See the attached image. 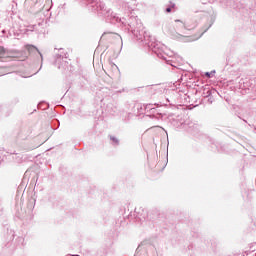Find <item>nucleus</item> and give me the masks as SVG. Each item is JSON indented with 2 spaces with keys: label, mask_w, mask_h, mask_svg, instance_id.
<instances>
[{
  "label": "nucleus",
  "mask_w": 256,
  "mask_h": 256,
  "mask_svg": "<svg viewBox=\"0 0 256 256\" xmlns=\"http://www.w3.org/2000/svg\"><path fill=\"white\" fill-rule=\"evenodd\" d=\"M25 49H26V51H29V52L37 51V47L33 46V45H26Z\"/></svg>",
  "instance_id": "nucleus-3"
},
{
  "label": "nucleus",
  "mask_w": 256,
  "mask_h": 256,
  "mask_svg": "<svg viewBox=\"0 0 256 256\" xmlns=\"http://www.w3.org/2000/svg\"><path fill=\"white\" fill-rule=\"evenodd\" d=\"M5 57V49L0 46V58H4Z\"/></svg>",
  "instance_id": "nucleus-4"
},
{
  "label": "nucleus",
  "mask_w": 256,
  "mask_h": 256,
  "mask_svg": "<svg viewBox=\"0 0 256 256\" xmlns=\"http://www.w3.org/2000/svg\"><path fill=\"white\" fill-rule=\"evenodd\" d=\"M189 24L182 22L181 20H176V24L173 25V29L176 31H182L183 29H189Z\"/></svg>",
  "instance_id": "nucleus-1"
},
{
  "label": "nucleus",
  "mask_w": 256,
  "mask_h": 256,
  "mask_svg": "<svg viewBox=\"0 0 256 256\" xmlns=\"http://www.w3.org/2000/svg\"><path fill=\"white\" fill-rule=\"evenodd\" d=\"M206 76L210 77V74H209V73H206Z\"/></svg>",
  "instance_id": "nucleus-6"
},
{
  "label": "nucleus",
  "mask_w": 256,
  "mask_h": 256,
  "mask_svg": "<svg viewBox=\"0 0 256 256\" xmlns=\"http://www.w3.org/2000/svg\"><path fill=\"white\" fill-rule=\"evenodd\" d=\"M71 256H80V255H71Z\"/></svg>",
  "instance_id": "nucleus-7"
},
{
  "label": "nucleus",
  "mask_w": 256,
  "mask_h": 256,
  "mask_svg": "<svg viewBox=\"0 0 256 256\" xmlns=\"http://www.w3.org/2000/svg\"><path fill=\"white\" fill-rule=\"evenodd\" d=\"M166 12L170 13L171 12V8H166Z\"/></svg>",
  "instance_id": "nucleus-5"
},
{
  "label": "nucleus",
  "mask_w": 256,
  "mask_h": 256,
  "mask_svg": "<svg viewBox=\"0 0 256 256\" xmlns=\"http://www.w3.org/2000/svg\"><path fill=\"white\" fill-rule=\"evenodd\" d=\"M174 38H186V42H193L195 40H197V38H194L192 36H185L179 33H176V35H174Z\"/></svg>",
  "instance_id": "nucleus-2"
}]
</instances>
